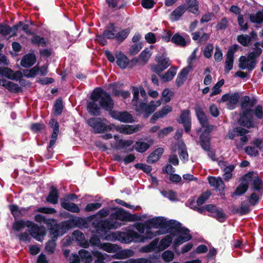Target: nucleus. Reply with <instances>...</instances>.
Listing matches in <instances>:
<instances>
[{"mask_svg":"<svg viewBox=\"0 0 263 263\" xmlns=\"http://www.w3.org/2000/svg\"><path fill=\"white\" fill-rule=\"evenodd\" d=\"M173 221V219L167 220L164 217L158 216L151 218L150 222L153 225V228L159 229L161 234H164L171 232Z\"/></svg>","mask_w":263,"mask_h":263,"instance_id":"423d86ee","label":"nucleus"},{"mask_svg":"<svg viewBox=\"0 0 263 263\" xmlns=\"http://www.w3.org/2000/svg\"><path fill=\"white\" fill-rule=\"evenodd\" d=\"M177 69V67L171 66L164 74H161L160 77L163 81L166 82L172 80L176 74Z\"/></svg>","mask_w":263,"mask_h":263,"instance_id":"72a5a7b5","label":"nucleus"},{"mask_svg":"<svg viewBox=\"0 0 263 263\" xmlns=\"http://www.w3.org/2000/svg\"><path fill=\"white\" fill-rule=\"evenodd\" d=\"M34 220L39 223H43L49 226V224L51 223V222H54V219H47L44 216L41 214H36L34 216Z\"/></svg>","mask_w":263,"mask_h":263,"instance_id":"13d9d810","label":"nucleus"},{"mask_svg":"<svg viewBox=\"0 0 263 263\" xmlns=\"http://www.w3.org/2000/svg\"><path fill=\"white\" fill-rule=\"evenodd\" d=\"M260 11L256 12V13H252L249 15V19L253 23L260 24L263 23V15Z\"/></svg>","mask_w":263,"mask_h":263,"instance_id":"58836bf2","label":"nucleus"},{"mask_svg":"<svg viewBox=\"0 0 263 263\" xmlns=\"http://www.w3.org/2000/svg\"><path fill=\"white\" fill-rule=\"evenodd\" d=\"M224 80L223 79H221L216 83L212 88V92H211L210 96L212 97L220 93L221 91L220 87L224 84Z\"/></svg>","mask_w":263,"mask_h":263,"instance_id":"bf43d9fd","label":"nucleus"},{"mask_svg":"<svg viewBox=\"0 0 263 263\" xmlns=\"http://www.w3.org/2000/svg\"><path fill=\"white\" fill-rule=\"evenodd\" d=\"M33 37L31 39V43L33 45H35L37 46H42L43 47H46L47 46L48 41L44 37L40 36L34 33V35H32Z\"/></svg>","mask_w":263,"mask_h":263,"instance_id":"473e14b6","label":"nucleus"},{"mask_svg":"<svg viewBox=\"0 0 263 263\" xmlns=\"http://www.w3.org/2000/svg\"><path fill=\"white\" fill-rule=\"evenodd\" d=\"M163 153L164 149L162 147H159L155 149L147 157V163L153 164L157 162L159 160L161 156L163 154Z\"/></svg>","mask_w":263,"mask_h":263,"instance_id":"bb28decb","label":"nucleus"},{"mask_svg":"<svg viewBox=\"0 0 263 263\" xmlns=\"http://www.w3.org/2000/svg\"><path fill=\"white\" fill-rule=\"evenodd\" d=\"M60 203L61 206L68 211L79 213L80 211V208L77 204L72 202H67L64 199H60Z\"/></svg>","mask_w":263,"mask_h":263,"instance_id":"cd10ccee","label":"nucleus"},{"mask_svg":"<svg viewBox=\"0 0 263 263\" xmlns=\"http://www.w3.org/2000/svg\"><path fill=\"white\" fill-rule=\"evenodd\" d=\"M59 198V192L58 190L53 185L51 186L49 193L46 199L47 202L55 204L58 202Z\"/></svg>","mask_w":263,"mask_h":263,"instance_id":"393cba45","label":"nucleus"},{"mask_svg":"<svg viewBox=\"0 0 263 263\" xmlns=\"http://www.w3.org/2000/svg\"><path fill=\"white\" fill-rule=\"evenodd\" d=\"M190 111L189 109H184L181 111L179 118L177 119V122L183 124L185 133L189 134L191 131V121L189 117Z\"/></svg>","mask_w":263,"mask_h":263,"instance_id":"2eb2a0df","label":"nucleus"},{"mask_svg":"<svg viewBox=\"0 0 263 263\" xmlns=\"http://www.w3.org/2000/svg\"><path fill=\"white\" fill-rule=\"evenodd\" d=\"M140 234L135 231L128 229L126 231L120 232L118 235V239L122 243H129L132 242H139Z\"/></svg>","mask_w":263,"mask_h":263,"instance_id":"1a4fd4ad","label":"nucleus"},{"mask_svg":"<svg viewBox=\"0 0 263 263\" xmlns=\"http://www.w3.org/2000/svg\"><path fill=\"white\" fill-rule=\"evenodd\" d=\"M148 142L149 144L143 142L142 139H139L136 142L134 148L138 153H144L150 147L151 145L154 143V140L152 139H150L148 140Z\"/></svg>","mask_w":263,"mask_h":263,"instance_id":"aec40b11","label":"nucleus"},{"mask_svg":"<svg viewBox=\"0 0 263 263\" xmlns=\"http://www.w3.org/2000/svg\"><path fill=\"white\" fill-rule=\"evenodd\" d=\"M171 42L176 46L184 47L186 45L185 39L179 33H176L172 37Z\"/></svg>","mask_w":263,"mask_h":263,"instance_id":"e433bc0d","label":"nucleus"},{"mask_svg":"<svg viewBox=\"0 0 263 263\" xmlns=\"http://www.w3.org/2000/svg\"><path fill=\"white\" fill-rule=\"evenodd\" d=\"M156 61L157 64L151 65V70L159 77H161V73L167 69L171 65V62L165 52L161 54H158L156 56Z\"/></svg>","mask_w":263,"mask_h":263,"instance_id":"39448f33","label":"nucleus"},{"mask_svg":"<svg viewBox=\"0 0 263 263\" xmlns=\"http://www.w3.org/2000/svg\"><path fill=\"white\" fill-rule=\"evenodd\" d=\"M101 248L109 253H115L117 251V246L110 243H103Z\"/></svg>","mask_w":263,"mask_h":263,"instance_id":"052dcab7","label":"nucleus"},{"mask_svg":"<svg viewBox=\"0 0 263 263\" xmlns=\"http://www.w3.org/2000/svg\"><path fill=\"white\" fill-rule=\"evenodd\" d=\"M114 212L111 213L108 220L95 219L92 222V226L96 229L100 236L106 237L107 233L111 229H116L120 227L121 222L117 221L119 220L122 221H137L141 219L140 216L132 214L121 207L111 208Z\"/></svg>","mask_w":263,"mask_h":263,"instance_id":"f257e3e1","label":"nucleus"},{"mask_svg":"<svg viewBox=\"0 0 263 263\" xmlns=\"http://www.w3.org/2000/svg\"><path fill=\"white\" fill-rule=\"evenodd\" d=\"M116 27L112 23H109L106 26V29L103 32V34L106 39H114L115 38V32H117Z\"/></svg>","mask_w":263,"mask_h":263,"instance_id":"7c9ffc66","label":"nucleus"},{"mask_svg":"<svg viewBox=\"0 0 263 263\" xmlns=\"http://www.w3.org/2000/svg\"><path fill=\"white\" fill-rule=\"evenodd\" d=\"M159 235H161V231H156L155 232L152 231H146L144 235L140 234L139 240L137 241H139V242H145Z\"/></svg>","mask_w":263,"mask_h":263,"instance_id":"c756f323","label":"nucleus"},{"mask_svg":"<svg viewBox=\"0 0 263 263\" xmlns=\"http://www.w3.org/2000/svg\"><path fill=\"white\" fill-rule=\"evenodd\" d=\"M6 89L12 93H18L23 91V89L21 87L19 86L18 84L12 82L8 83V87H6Z\"/></svg>","mask_w":263,"mask_h":263,"instance_id":"6e6d98bb","label":"nucleus"},{"mask_svg":"<svg viewBox=\"0 0 263 263\" xmlns=\"http://www.w3.org/2000/svg\"><path fill=\"white\" fill-rule=\"evenodd\" d=\"M211 131L203 130L199 136L198 143L203 151H209L211 147Z\"/></svg>","mask_w":263,"mask_h":263,"instance_id":"4468645a","label":"nucleus"},{"mask_svg":"<svg viewBox=\"0 0 263 263\" xmlns=\"http://www.w3.org/2000/svg\"><path fill=\"white\" fill-rule=\"evenodd\" d=\"M211 193L210 191H206L202 193L197 198V204L199 206L203 204L210 197Z\"/></svg>","mask_w":263,"mask_h":263,"instance_id":"864d4df0","label":"nucleus"},{"mask_svg":"<svg viewBox=\"0 0 263 263\" xmlns=\"http://www.w3.org/2000/svg\"><path fill=\"white\" fill-rule=\"evenodd\" d=\"M186 10V5L182 4L177 7L170 14V18L173 21L179 20Z\"/></svg>","mask_w":263,"mask_h":263,"instance_id":"a878e982","label":"nucleus"},{"mask_svg":"<svg viewBox=\"0 0 263 263\" xmlns=\"http://www.w3.org/2000/svg\"><path fill=\"white\" fill-rule=\"evenodd\" d=\"M39 72V67L36 65L29 70L24 71V74L27 78H34Z\"/></svg>","mask_w":263,"mask_h":263,"instance_id":"4d7b16f0","label":"nucleus"},{"mask_svg":"<svg viewBox=\"0 0 263 263\" xmlns=\"http://www.w3.org/2000/svg\"><path fill=\"white\" fill-rule=\"evenodd\" d=\"M130 29L126 28L116 33L115 38L120 42H123L130 33Z\"/></svg>","mask_w":263,"mask_h":263,"instance_id":"79ce46f5","label":"nucleus"},{"mask_svg":"<svg viewBox=\"0 0 263 263\" xmlns=\"http://www.w3.org/2000/svg\"><path fill=\"white\" fill-rule=\"evenodd\" d=\"M254 46L252 51L249 52L248 54V60L250 61V64L249 65L250 69L255 68L256 60L261 55L262 51L261 48L259 47L260 46V42L255 43Z\"/></svg>","mask_w":263,"mask_h":263,"instance_id":"9b49d317","label":"nucleus"},{"mask_svg":"<svg viewBox=\"0 0 263 263\" xmlns=\"http://www.w3.org/2000/svg\"><path fill=\"white\" fill-rule=\"evenodd\" d=\"M30 235L37 241L41 240V237L45 235V230L43 227H40L33 222L27 220Z\"/></svg>","mask_w":263,"mask_h":263,"instance_id":"f8f14e48","label":"nucleus"},{"mask_svg":"<svg viewBox=\"0 0 263 263\" xmlns=\"http://www.w3.org/2000/svg\"><path fill=\"white\" fill-rule=\"evenodd\" d=\"M117 65L121 69H125L129 64L128 58L121 51H117L115 54Z\"/></svg>","mask_w":263,"mask_h":263,"instance_id":"412c9836","label":"nucleus"},{"mask_svg":"<svg viewBox=\"0 0 263 263\" xmlns=\"http://www.w3.org/2000/svg\"><path fill=\"white\" fill-rule=\"evenodd\" d=\"M178 149L179 151L178 154L180 159L184 162L188 161L189 155L186 151L185 145L183 143L182 145L178 146Z\"/></svg>","mask_w":263,"mask_h":263,"instance_id":"09e8293b","label":"nucleus"},{"mask_svg":"<svg viewBox=\"0 0 263 263\" xmlns=\"http://www.w3.org/2000/svg\"><path fill=\"white\" fill-rule=\"evenodd\" d=\"M186 10L193 14H196L199 11V3L197 0H185Z\"/></svg>","mask_w":263,"mask_h":263,"instance_id":"2f4dec72","label":"nucleus"},{"mask_svg":"<svg viewBox=\"0 0 263 263\" xmlns=\"http://www.w3.org/2000/svg\"><path fill=\"white\" fill-rule=\"evenodd\" d=\"M57 240L50 239L49 240L45 245V250L48 254H52L54 252Z\"/></svg>","mask_w":263,"mask_h":263,"instance_id":"37998d69","label":"nucleus"},{"mask_svg":"<svg viewBox=\"0 0 263 263\" xmlns=\"http://www.w3.org/2000/svg\"><path fill=\"white\" fill-rule=\"evenodd\" d=\"M173 238L171 235H167L165 236L160 240L159 245L158 244V249L159 251H163L167 248L172 242Z\"/></svg>","mask_w":263,"mask_h":263,"instance_id":"c9c22d12","label":"nucleus"},{"mask_svg":"<svg viewBox=\"0 0 263 263\" xmlns=\"http://www.w3.org/2000/svg\"><path fill=\"white\" fill-rule=\"evenodd\" d=\"M9 209L14 218L22 217V214L21 213L19 208L17 205L10 204L9 205Z\"/></svg>","mask_w":263,"mask_h":263,"instance_id":"e2e57ef3","label":"nucleus"},{"mask_svg":"<svg viewBox=\"0 0 263 263\" xmlns=\"http://www.w3.org/2000/svg\"><path fill=\"white\" fill-rule=\"evenodd\" d=\"M81 261L84 263H90L92 261V251L91 252L87 250L82 249L79 252Z\"/></svg>","mask_w":263,"mask_h":263,"instance_id":"f704fd0d","label":"nucleus"},{"mask_svg":"<svg viewBox=\"0 0 263 263\" xmlns=\"http://www.w3.org/2000/svg\"><path fill=\"white\" fill-rule=\"evenodd\" d=\"M110 116L124 123H132L134 122L132 115L126 111L121 112L115 110L111 112Z\"/></svg>","mask_w":263,"mask_h":263,"instance_id":"dca6fc26","label":"nucleus"},{"mask_svg":"<svg viewBox=\"0 0 263 263\" xmlns=\"http://www.w3.org/2000/svg\"><path fill=\"white\" fill-rule=\"evenodd\" d=\"M64 223V228L69 230L76 227L82 229L89 227V222L85 218L79 217L71 218L65 221Z\"/></svg>","mask_w":263,"mask_h":263,"instance_id":"9d476101","label":"nucleus"},{"mask_svg":"<svg viewBox=\"0 0 263 263\" xmlns=\"http://www.w3.org/2000/svg\"><path fill=\"white\" fill-rule=\"evenodd\" d=\"M192 238L191 235H187V236H179L176 238L174 241V246L177 247L183 243L184 242L187 241Z\"/></svg>","mask_w":263,"mask_h":263,"instance_id":"5fc2aeb1","label":"nucleus"},{"mask_svg":"<svg viewBox=\"0 0 263 263\" xmlns=\"http://www.w3.org/2000/svg\"><path fill=\"white\" fill-rule=\"evenodd\" d=\"M109 214V211L107 209H102L98 212L96 214L89 216L87 217L88 220H92L95 219L97 216H100V218L106 217Z\"/></svg>","mask_w":263,"mask_h":263,"instance_id":"603ef678","label":"nucleus"},{"mask_svg":"<svg viewBox=\"0 0 263 263\" xmlns=\"http://www.w3.org/2000/svg\"><path fill=\"white\" fill-rule=\"evenodd\" d=\"M194 109L200 124L202 127L205 128L204 130H212V128L209 125L207 117L201 107L198 104H196Z\"/></svg>","mask_w":263,"mask_h":263,"instance_id":"ddd939ff","label":"nucleus"},{"mask_svg":"<svg viewBox=\"0 0 263 263\" xmlns=\"http://www.w3.org/2000/svg\"><path fill=\"white\" fill-rule=\"evenodd\" d=\"M106 119L100 117H92L87 121V124L92 128L94 134H102L109 132L112 128L106 124Z\"/></svg>","mask_w":263,"mask_h":263,"instance_id":"20e7f679","label":"nucleus"},{"mask_svg":"<svg viewBox=\"0 0 263 263\" xmlns=\"http://www.w3.org/2000/svg\"><path fill=\"white\" fill-rule=\"evenodd\" d=\"M36 61V56L33 53L25 54L21 61V65L25 68H29L33 66Z\"/></svg>","mask_w":263,"mask_h":263,"instance_id":"5701e85b","label":"nucleus"},{"mask_svg":"<svg viewBox=\"0 0 263 263\" xmlns=\"http://www.w3.org/2000/svg\"><path fill=\"white\" fill-rule=\"evenodd\" d=\"M208 179L211 186L214 187L217 190H218L220 194L223 192L225 184L221 177L209 176Z\"/></svg>","mask_w":263,"mask_h":263,"instance_id":"6ab92c4d","label":"nucleus"},{"mask_svg":"<svg viewBox=\"0 0 263 263\" xmlns=\"http://www.w3.org/2000/svg\"><path fill=\"white\" fill-rule=\"evenodd\" d=\"M254 115L258 119L263 118V108L261 105H257L254 110L249 108L241 112L238 121L239 124L248 128L254 127Z\"/></svg>","mask_w":263,"mask_h":263,"instance_id":"7ed1b4c3","label":"nucleus"},{"mask_svg":"<svg viewBox=\"0 0 263 263\" xmlns=\"http://www.w3.org/2000/svg\"><path fill=\"white\" fill-rule=\"evenodd\" d=\"M251 190L252 191H256L259 194L263 193V180L258 176L256 177L253 180L251 184Z\"/></svg>","mask_w":263,"mask_h":263,"instance_id":"c85d7f7f","label":"nucleus"},{"mask_svg":"<svg viewBox=\"0 0 263 263\" xmlns=\"http://www.w3.org/2000/svg\"><path fill=\"white\" fill-rule=\"evenodd\" d=\"M139 125H121L116 127V130L122 134L129 135L139 130Z\"/></svg>","mask_w":263,"mask_h":263,"instance_id":"4be33fe9","label":"nucleus"},{"mask_svg":"<svg viewBox=\"0 0 263 263\" xmlns=\"http://www.w3.org/2000/svg\"><path fill=\"white\" fill-rule=\"evenodd\" d=\"M239 62L238 67L242 70L247 68L249 71L251 72L254 69V68L250 69L249 65L250 64V61H249L248 57L246 58L245 56L243 55L241 56L239 59Z\"/></svg>","mask_w":263,"mask_h":263,"instance_id":"4c0bfd02","label":"nucleus"},{"mask_svg":"<svg viewBox=\"0 0 263 263\" xmlns=\"http://www.w3.org/2000/svg\"><path fill=\"white\" fill-rule=\"evenodd\" d=\"M12 74H13V71L11 68L7 67H0V76L5 77L11 79Z\"/></svg>","mask_w":263,"mask_h":263,"instance_id":"680f3d73","label":"nucleus"},{"mask_svg":"<svg viewBox=\"0 0 263 263\" xmlns=\"http://www.w3.org/2000/svg\"><path fill=\"white\" fill-rule=\"evenodd\" d=\"M159 241L158 238H155L152 242H151L148 245L145 246L142 248V250L144 252H151L154 251L157 248L158 243Z\"/></svg>","mask_w":263,"mask_h":263,"instance_id":"de8ad7c7","label":"nucleus"},{"mask_svg":"<svg viewBox=\"0 0 263 263\" xmlns=\"http://www.w3.org/2000/svg\"><path fill=\"white\" fill-rule=\"evenodd\" d=\"M73 238L76 241H78L80 245L84 248H87L89 247V242L85 239L84 234L79 230L74 231L72 233Z\"/></svg>","mask_w":263,"mask_h":263,"instance_id":"b1692460","label":"nucleus"},{"mask_svg":"<svg viewBox=\"0 0 263 263\" xmlns=\"http://www.w3.org/2000/svg\"><path fill=\"white\" fill-rule=\"evenodd\" d=\"M213 217L216 218L218 221L223 222L227 218V215L223 212L222 210H217L216 212L213 215Z\"/></svg>","mask_w":263,"mask_h":263,"instance_id":"69168bd1","label":"nucleus"},{"mask_svg":"<svg viewBox=\"0 0 263 263\" xmlns=\"http://www.w3.org/2000/svg\"><path fill=\"white\" fill-rule=\"evenodd\" d=\"M239 98L238 92H235L230 95L229 101L227 103L230 109H233L235 108V105L238 102Z\"/></svg>","mask_w":263,"mask_h":263,"instance_id":"a18cd8bd","label":"nucleus"},{"mask_svg":"<svg viewBox=\"0 0 263 263\" xmlns=\"http://www.w3.org/2000/svg\"><path fill=\"white\" fill-rule=\"evenodd\" d=\"M89 98L92 101L88 103L87 110L92 116H100L101 108L107 111L109 116L115 110L114 101L111 95L101 87L95 88Z\"/></svg>","mask_w":263,"mask_h":263,"instance_id":"f03ea898","label":"nucleus"},{"mask_svg":"<svg viewBox=\"0 0 263 263\" xmlns=\"http://www.w3.org/2000/svg\"><path fill=\"white\" fill-rule=\"evenodd\" d=\"M248 188L249 184L248 183L241 182L236 187L233 194L237 196H241L247 191Z\"/></svg>","mask_w":263,"mask_h":263,"instance_id":"a19ab883","label":"nucleus"},{"mask_svg":"<svg viewBox=\"0 0 263 263\" xmlns=\"http://www.w3.org/2000/svg\"><path fill=\"white\" fill-rule=\"evenodd\" d=\"M235 165H229L227 167H225L223 169V172H224L223 174V179L225 181H228L232 177V172L234 170Z\"/></svg>","mask_w":263,"mask_h":263,"instance_id":"c03bdc74","label":"nucleus"},{"mask_svg":"<svg viewBox=\"0 0 263 263\" xmlns=\"http://www.w3.org/2000/svg\"><path fill=\"white\" fill-rule=\"evenodd\" d=\"M64 223L65 221L60 223H57L54 220V222H51V223L47 226L49 228V234L51 239L57 240L59 236L63 235L69 230L64 228Z\"/></svg>","mask_w":263,"mask_h":263,"instance_id":"0eeeda50","label":"nucleus"},{"mask_svg":"<svg viewBox=\"0 0 263 263\" xmlns=\"http://www.w3.org/2000/svg\"><path fill=\"white\" fill-rule=\"evenodd\" d=\"M53 109L56 116L60 115L63 110V101L61 98L58 99L54 104Z\"/></svg>","mask_w":263,"mask_h":263,"instance_id":"3c124183","label":"nucleus"},{"mask_svg":"<svg viewBox=\"0 0 263 263\" xmlns=\"http://www.w3.org/2000/svg\"><path fill=\"white\" fill-rule=\"evenodd\" d=\"M174 128L172 126H168L160 130L158 133V137L162 139L173 132Z\"/></svg>","mask_w":263,"mask_h":263,"instance_id":"338daca9","label":"nucleus"},{"mask_svg":"<svg viewBox=\"0 0 263 263\" xmlns=\"http://www.w3.org/2000/svg\"><path fill=\"white\" fill-rule=\"evenodd\" d=\"M134 166L137 169L142 170L147 174H150L152 170L151 166L141 163H138L135 164Z\"/></svg>","mask_w":263,"mask_h":263,"instance_id":"0e129e2a","label":"nucleus"},{"mask_svg":"<svg viewBox=\"0 0 263 263\" xmlns=\"http://www.w3.org/2000/svg\"><path fill=\"white\" fill-rule=\"evenodd\" d=\"M28 224L27 220L25 221L23 219L16 220L12 225V229L15 231H20L24 229L25 227H27Z\"/></svg>","mask_w":263,"mask_h":263,"instance_id":"49530a36","label":"nucleus"},{"mask_svg":"<svg viewBox=\"0 0 263 263\" xmlns=\"http://www.w3.org/2000/svg\"><path fill=\"white\" fill-rule=\"evenodd\" d=\"M136 106V111L139 114H143V117L145 119L147 118L156 109L157 106L155 104L154 101H152L147 104L144 102H140L139 105L134 104Z\"/></svg>","mask_w":263,"mask_h":263,"instance_id":"6e6552de","label":"nucleus"},{"mask_svg":"<svg viewBox=\"0 0 263 263\" xmlns=\"http://www.w3.org/2000/svg\"><path fill=\"white\" fill-rule=\"evenodd\" d=\"M49 124L53 129V132L49 145L47 146L48 149H51L52 146L55 144L59 133V123L56 119L53 118L50 119Z\"/></svg>","mask_w":263,"mask_h":263,"instance_id":"f3484780","label":"nucleus"},{"mask_svg":"<svg viewBox=\"0 0 263 263\" xmlns=\"http://www.w3.org/2000/svg\"><path fill=\"white\" fill-rule=\"evenodd\" d=\"M190 231L189 229L182 227L181 223L173 219V223L171 228L170 233L173 236H177L178 234H181L187 236L190 235L189 234Z\"/></svg>","mask_w":263,"mask_h":263,"instance_id":"a211bd4d","label":"nucleus"},{"mask_svg":"<svg viewBox=\"0 0 263 263\" xmlns=\"http://www.w3.org/2000/svg\"><path fill=\"white\" fill-rule=\"evenodd\" d=\"M93 257L96 258L94 263H105L104 260L105 259L104 255L98 251H92Z\"/></svg>","mask_w":263,"mask_h":263,"instance_id":"774afa93","label":"nucleus"},{"mask_svg":"<svg viewBox=\"0 0 263 263\" xmlns=\"http://www.w3.org/2000/svg\"><path fill=\"white\" fill-rule=\"evenodd\" d=\"M237 40L243 46L248 47L250 44L251 37L247 34H241L237 36Z\"/></svg>","mask_w":263,"mask_h":263,"instance_id":"8fccbe9b","label":"nucleus"},{"mask_svg":"<svg viewBox=\"0 0 263 263\" xmlns=\"http://www.w3.org/2000/svg\"><path fill=\"white\" fill-rule=\"evenodd\" d=\"M95 230L96 229H95ZM96 231L97 235H93L90 238L89 240L88 241L89 245H91L93 246H100V245H101L100 238H102L103 239H106L107 236L109 235L107 233L106 237H101L100 236V234L98 233L97 231L96 230Z\"/></svg>","mask_w":263,"mask_h":263,"instance_id":"ea45409f","label":"nucleus"}]
</instances>
